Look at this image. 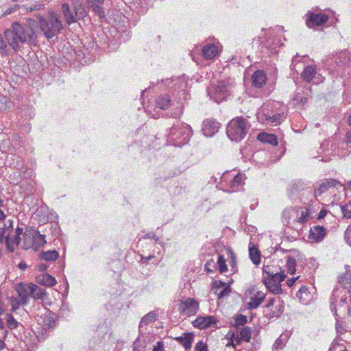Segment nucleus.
<instances>
[{"label":"nucleus","mask_w":351,"mask_h":351,"mask_svg":"<svg viewBox=\"0 0 351 351\" xmlns=\"http://www.w3.org/2000/svg\"><path fill=\"white\" fill-rule=\"evenodd\" d=\"M6 324H7V326L10 329H14V328H17L19 323L16 322V320L14 318V317L11 314H7L6 315Z\"/></svg>","instance_id":"79ce46f5"},{"label":"nucleus","mask_w":351,"mask_h":351,"mask_svg":"<svg viewBox=\"0 0 351 351\" xmlns=\"http://www.w3.org/2000/svg\"><path fill=\"white\" fill-rule=\"evenodd\" d=\"M263 302V300L256 296H253L251 298L250 302L248 303V308L250 309H255L258 308L261 304Z\"/></svg>","instance_id":"a18cd8bd"},{"label":"nucleus","mask_w":351,"mask_h":351,"mask_svg":"<svg viewBox=\"0 0 351 351\" xmlns=\"http://www.w3.org/2000/svg\"><path fill=\"white\" fill-rule=\"evenodd\" d=\"M295 99L297 100L300 104H305L307 101V98L304 97H298V96H296Z\"/></svg>","instance_id":"680f3d73"},{"label":"nucleus","mask_w":351,"mask_h":351,"mask_svg":"<svg viewBox=\"0 0 351 351\" xmlns=\"http://www.w3.org/2000/svg\"><path fill=\"white\" fill-rule=\"evenodd\" d=\"M194 334L193 332H184L182 336L177 337V342L187 350L191 349Z\"/></svg>","instance_id":"5701e85b"},{"label":"nucleus","mask_w":351,"mask_h":351,"mask_svg":"<svg viewBox=\"0 0 351 351\" xmlns=\"http://www.w3.org/2000/svg\"><path fill=\"white\" fill-rule=\"evenodd\" d=\"M8 225L5 224L3 228H0V245L5 244L7 245V240L11 239V234L13 233L12 221H8Z\"/></svg>","instance_id":"6ab92c4d"},{"label":"nucleus","mask_w":351,"mask_h":351,"mask_svg":"<svg viewBox=\"0 0 351 351\" xmlns=\"http://www.w3.org/2000/svg\"><path fill=\"white\" fill-rule=\"evenodd\" d=\"M257 139L262 143H268L271 145H278V139L274 134H268L263 132L258 134Z\"/></svg>","instance_id":"a878e982"},{"label":"nucleus","mask_w":351,"mask_h":351,"mask_svg":"<svg viewBox=\"0 0 351 351\" xmlns=\"http://www.w3.org/2000/svg\"><path fill=\"white\" fill-rule=\"evenodd\" d=\"M335 302H336V298H335V294L333 293L332 295V298H331L330 307H331L332 311L334 312V315L337 317V316H338V315H337V309H336Z\"/></svg>","instance_id":"6e6d98bb"},{"label":"nucleus","mask_w":351,"mask_h":351,"mask_svg":"<svg viewBox=\"0 0 351 351\" xmlns=\"http://www.w3.org/2000/svg\"><path fill=\"white\" fill-rule=\"evenodd\" d=\"M231 84L226 81H217L213 83L207 89L208 96L216 103L226 101L231 95Z\"/></svg>","instance_id":"20e7f679"},{"label":"nucleus","mask_w":351,"mask_h":351,"mask_svg":"<svg viewBox=\"0 0 351 351\" xmlns=\"http://www.w3.org/2000/svg\"><path fill=\"white\" fill-rule=\"evenodd\" d=\"M287 270H288V272L290 273V274H294L295 271H296V269H295V266H296V261L295 260L291 257V256H287Z\"/></svg>","instance_id":"a19ab883"},{"label":"nucleus","mask_w":351,"mask_h":351,"mask_svg":"<svg viewBox=\"0 0 351 351\" xmlns=\"http://www.w3.org/2000/svg\"><path fill=\"white\" fill-rule=\"evenodd\" d=\"M275 299L274 298H269L267 304L263 306L267 309L265 313V317L269 319L274 317L278 318L284 312V302L279 300L278 304L274 305Z\"/></svg>","instance_id":"39448f33"},{"label":"nucleus","mask_w":351,"mask_h":351,"mask_svg":"<svg viewBox=\"0 0 351 351\" xmlns=\"http://www.w3.org/2000/svg\"><path fill=\"white\" fill-rule=\"evenodd\" d=\"M347 138V143H351V132H348L346 135Z\"/></svg>","instance_id":"774afa93"},{"label":"nucleus","mask_w":351,"mask_h":351,"mask_svg":"<svg viewBox=\"0 0 351 351\" xmlns=\"http://www.w3.org/2000/svg\"><path fill=\"white\" fill-rule=\"evenodd\" d=\"M223 289L219 292L218 297L219 298H222L226 295H228L231 290V288L230 286L226 285L225 287H222Z\"/></svg>","instance_id":"603ef678"},{"label":"nucleus","mask_w":351,"mask_h":351,"mask_svg":"<svg viewBox=\"0 0 351 351\" xmlns=\"http://www.w3.org/2000/svg\"><path fill=\"white\" fill-rule=\"evenodd\" d=\"M178 309L180 315L186 317L193 316L199 309V303L193 298H189L184 302L180 303Z\"/></svg>","instance_id":"0eeeda50"},{"label":"nucleus","mask_w":351,"mask_h":351,"mask_svg":"<svg viewBox=\"0 0 351 351\" xmlns=\"http://www.w3.org/2000/svg\"><path fill=\"white\" fill-rule=\"evenodd\" d=\"M328 210L325 208H322L317 215V219L320 220L324 219L328 213Z\"/></svg>","instance_id":"13d9d810"},{"label":"nucleus","mask_w":351,"mask_h":351,"mask_svg":"<svg viewBox=\"0 0 351 351\" xmlns=\"http://www.w3.org/2000/svg\"><path fill=\"white\" fill-rule=\"evenodd\" d=\"M247 322V317L242 314L237 315L234 322L232 324L234 328L239 329L240 326H243Z\"/></svg>","instance_id":"4c0bfd02"},{"label":"nucleus","mask_w":351,"mask_h":351,"mask_svg":"<svg viewBox=\"0 0 351 351\" xmlns=\"http://www.w3.org/2000/svg\"><path fill=\"white\" fill-rule=\"evenodd\" d=\"M251 124L243 117H237L230 120L226 127V134L231 141H241L247 134Z\"/></svg>","instance_id":"f03ea898"},{"label":"nucleus","mask_w":351,"mask_h":351,"mask_svg":"<svg viewBox=\"0 0 351 351\" xmlns=\"http://www.w3.org/2000/svg\"><path fill=\"white\" fill-rule=\"evenodd\" d=\"M278 104L275 101L265 103L258 112L259 121L276 125L282 120V114L278 112Z\"/></svg>","instance_id":"7ed1b4c3"},{"label":"nucleus","mask_w":351,"mask_h":351,"mask_svg":"<svg viewBox=\"0 0 351 351\" xmlns=\"http://www.w3.org/2000/svg\"><path fill=\"white\" fill-rule=\"evenodd\" d=\"M93 10L97 14L100 18H103L105 16V12L104 8L100 5L95 4L93 5Z\"/></svg>","instance_id":"8fccbe9b"},{"label":"nucleus","mask_w":351,"mask_h":351,"mask_svg":"<svg viewBox=\"0 0 351 351\" xmlns=\"http://www.w3.org/2000/svg\"><path fill=\"white\" fill-rule=\"evenodd\" d=\"M308 218L309 213L307 211H302L301 213V216L297 220H294V222L300 223V224H304L308 220Z\"/></svg>","instance_id":"09e8293b"},{"label":"nucleus","mask_w":351,"mask_h":351,"mask_svg":"<svg viewBox=\"0 0 351 351\" xmlns=\"http://www.w3.org/2000/svg\"><path fill=\"white\" fill-rule=\"evenodd\" d=\"M195 351H208L207 344L202 341H199L195 345Z\"/></svg>","instance_id":"3c124183"},{"label":"nucleus","mask_w":351,"mask_h":351,"mask_svg":"<svg viewBox=\"0 0 351 351\" xmlns=\"http://www.w3.org/2000/svg\"><path fill=\"white\" fill-rule=\"evenodd\" d=\"M154 340V336L146 335L143 331L140 334L133 344V351H144L147 345Z\"/></svg>","instance_id":"ddd939ff"},{"label":"nucleus","mask_w":351,"mask_h":351,"mask_svg":"<svg viewBox=\"0 0 351 351\" xmlns=\"http://www.w3.org/2000/svg\"><path fill=\"white\" fill-rule=\"evenodd\" d=\"M341 212L345 218H351V201L344 205H341Z\"/></svg>","instance_id":"37998d69"},{"label":"nucleus","mask_w":351,"mask_h":351,"mask_svg":"<svg viewBox=\"0 0 351 351\" xmlns=\"http://www.w3.org/2000/svg\"><path fill=\"white\" fill-rule=\"evenodd\" d=\"M244 175L242 173H237L231 180L230 184V189L228 190L229 192H235L238 190L239 186L243 184Z\"/></svg>","instance_id":"7c9ffc66"},{"label":"nucleus","mask_w":351,"mask_h":351,"mask_svg":"<svg viewBox=\"0 0 351 351\" xmlns=\"http://www.w3.org/2000/svg\"><path fill=\"white\" fill-rule=\"evenodd\" d=\"M202 53L204 58L211 60L217 55L218 48L214 44H208L202 48Z\"/></svg>","instance_id":"393cba45"},{"label":"nucleus","mask_w":351,"mask_h":351,"mask_svg":"<svg viewBox=\"0 0 351 351\" xmlns=\"http://www.w3.org/2000/svg\"><path fill=\"white\" fill-rule=\"evenodd\" d=\"M217 264V267H218L219 271L221 274H223L228 271V266L226 263V259H225L223 255L218 256Z\"/></svg>","instance_id":"58836bf2"},{"label":"nucleus","mask_w":351,"mask_h":351,"mask_svg":"<svg viewBox=\"0 0 351 351\" xmlns=\"http://www.w3.org/2000/svg\"><path fill=\"white\" fill-rule=\"evenodd\" d=\"M344 237L346 243L351 246V229L350 226L346 229Z\"/></svg>","instance_id":"5fc2aeb1"},{"label":"nucleus","mask_w":351,"mask_h":351,"mask_svg":"<svg viewBox=\"0 0 351 351\" xmlns=\"http://www.w3.org/2000/svg\"><path fill=\"white\" fill-rule=\"evenodd\" d=\"M221 124L213 118H208L203 121L202 132L208 137L213 136L221 128Z\"/></svg>","instance_id":"9d476101"},{"label":"nucleus","mask_w":351,"mask_h":351,"mask_svg":"<svg viewBox=\"0 0 351 351\" xmlns=\"http://www.w3.org/2000/svg\"><path fill=\"white\" fill-rule=\"evenodd\" d=\"M73 8L75 14V17H77L79 20L84 19L86 16V11L83 4L75 1L73 3Z\"/></svg>","instance_id":"c756f323"},{"label":"nucleus","mask_w":351,"mask_h":351,"mask_svg":"<svg viewBox=\"0 0 351 351\" xmlns=\"http://www.w3.org/2000/svg\"><path fill=\"white\" fill-rule=\"evenodd\" d=\"M326 234V230L322 226H314L309 232L308 238L314 242H321Z\"/></svg>","instance_id":"dca6fc26"},{"label":"nucleus","mask_w":351,"mask_h":351,"mask_svg":"<svg viewBox=\"0 0 351 351\" xmlns=\"http://www.w3.org/2000/svg\"><path fill=\"white\" fill-rule=\"evenodd\" d=\"M316 74V71L314 66H308L304 68V71L302 73V77L304 80L310 82Z\"/></svg>","instance_id":"473e14b6"},{"label":"nucleus","mask_w":351,"mask_h":351,"mask_svg":"<svg viewBox=\"0 0 351 351\" xmlns=\"http://www.w3.org/2000/svg\"><path fill=\"white\" fill-rule=\"evenodd\" d=\"M192 135V130L189 125L177 121V147H182L188 143Z\"/></svg>","instance_id":"423d86ee"},{"label":"nucleus","mask_w":351,"mask_h":351,"mask_svg":"<svg viewBox=\"0 0 351 351\" xmlns=\"http://www.w3.org/2000/svg\"><path fill=\"white\" fill-rule=\"evenodd\" d=\"M62 12L65 19L66 23L70 25L79 20L77 17H75V14L71 10L70 6L68 3H63L62 5Z\"/></svg>","instance_id":"b1692460"},{"label":"nucleus","mask_w":351,"mask_h":351,"mask_svg":"<svg viewBox=\"0 0 351 351\" xmlns=\"http://www.w3.org/2000/svg\"><path fill=\"white\" fill-rule=\"evenodd\" d=\"M157 314L155 311H150L144 315L139 323V331H143V327L155 322Z\"/></svg>","instance_id":"bb28decb"},{"label":"nucleus","mask_w":351,"mask_h":351,"mask_svg":"<svg viewBox=\"0 0 351 351\" xmlns=\"http://www.w3.org/2000/svg\"><path fill=\"white\" fill-rule=\"evenodd\" d=\"M58 257V252L56 250L43 252L40 254V258L47 261H54Z\"/></svg>","instance_id":"f704fd0d"},{"label":"nucleus","mask_w":351,"mask_h":351,"mask_svg":"<svg viewBox=\"0 0 351 351\" xmlns=\"http://www.w3.org/2000/svg\"><path fill=\"white\" fill-rule=\"evenodd\" d=\"M239 333L243 341L250 342L252 337V330L248 326L240 328Z\"/></svg>","instance_id":"c9c22d12"},{"label":"nucleus","mask_w":351,"mask_h":351,"mask_svg":"<svg viewBox=\"0 0 351 351\" xmlns=\"http://www.w3.org/2000/svg\"><path fill=\"white\" fill-rule=\"evenodd\" d=\"M274 266L271 265H263V273L265 274L266 276L263 278H279L278 280H285L286 278V275L285 274L284 271H281L280 272L275 271L274 269Z\"/></svg>","instance_id":"4be33fe9"},{"label":"nucleus","mask_w":351,"mask_h":351,"mask_svg":"<svg viewBox=\"0 0 351 351\" xmlns=\"http://www.w3.org/2000/svg\"><path fill=\"white\" fill-rule=\"evenodd\" d=\"M37 282L47 287H52L56 284V280L49 274H43L38 276Z\"/></svg>","instance_id":"cd10ccee"},{"label":"nucleus","mask_w":351,"mask_h":351,"mask_svg":"<svg viewBox=\"0 0 351 351\" xmlns=\"http://www.w3.org/2000/svg\"><path fill=\"white\" fill-rule=\"evenodd\" d=\"M328 21V16L324 13L308 12L306 14V24L309 28L324 25Z\"/></svg>","instance_id":"1a4fd4ad"},{"label":"nucleus","mask_w":351,"mask_h":351,"mask_svg":"<svg viewBox=\"0 0 351 351\" xmlns=\"http://www.w3.org/2000/svg\"><path fill=\"white\" fill-rule=\"evenodd\" d=\"M170 99L168 96L160 97L156 100V106L162 110H165L169 106Z\"/></svg>","instance_id":"e433bc0d"},{"label":"nucleus","mask_w":351,"mask_h":351,"mask_svg":"<svg viewBox=\"0 0 351 351\" xmlns=\"http://www.w3.org/2000/svg\"><path fill=\"white\" fill-rule=\"evenodd\" d=\"M8 42L5 40L2 34H0V54L2 56L8 55Z\"/></svg>","instance_id":"c03bdc74"},{"label":"nucleus","mask_w":351,"mask_h":351,"mask_svg":"<svg viewBox=\"0 0 351 351\" xmlns=\"http://www.w3.org/2000/svg\"><path fill=\"white\" fill-rule=\"evenodd\" d=\"M342 184L336 180H325L322 183L319 184V186L316 187L314 190V196L317 197L322 193L328 191L330 187L341 186Z\"/></svg>","instance_id":"2eb2a0df"},{"label":"nucleus","mask_w":351,"mask_h":351,"mask_svg":"<svg viewBox=\"0 0 351 351\" xmlns=\"http://www.w3.org/2000/svg\"><path fill=\"white\" fill-rule=\"evenodd\" d=\"M243 341V339H241V337H239V335L235 338L234 339V341L236 342V345H240L241 343V341Z\"/></svg>","instance_id":"338daca9"},{"label":"nucleus","mask_w":351,"mask_h":351,"mask_svg":"<svg viewBox=\"0 0 351 351\" xmlns=\"http://www.w3.org/2000/svg\"><path fill=\"white\" fill-rule=\"evenodd\" d=\"M299 278V277H295V278H292L291 279H289L287 281V285H288V287H293V285L295 284V281Z\"/></svg>","instance_id":"052dcab7"},{"label":"nucleus","mask_w":351,"mask_h":351,"mask_svg":"<svg viewBox=\"0 0 351 351\" xmlns=\"http://www.w3.org/2000/svg\"><path fill=\"white\" fill-rule=\"evenodd\" d=\"M16 291L19 298V300L15 299L17 304L27 305L29 298L31 297V284L20 283L16 287Z\"/></svg>","instance_id":"f8f14e48"},{"label":"nucleus","mask_w":351,"mask_h":351,"mask_svg":"<svg viewBox=\"0 0 351 351\" xmlns=\"http://www.w3.org/2000/svg\"><path fill=\"white\" fill-rule=\"evenodd\" d=\"M192 323L194 327L203 329L211 326L216 322L214 317L208 315L205 317L198 316Z\"/></svg>","instance_id":"a211bd4d"},{"label":"nucleus","mask_w":351,"mask_h":351,"mask_svg":"<svg viewBox=\"0 0 351 351\" xmlns=\"http://www.w3.org/2000/svg\"><path fill=\"white\" fill-rule=\"evenodd\" d=\"M23 230L21 228H17L12 234H11V239L7 240V248L13 252L16 246L21 242L20 236L23 234Z\"/></svg>","instance_id":"aec40b11"},{"label":"nucleus","mask_w":351,"mask_h":351,"mask_svg":"<svg viewBox=\"0 0 351 351\" xmlns=\"http://www.w3.org/2000/svg\"><path fill=\"white\" fill-rule=\"evenodd\" d=\"M31 298H32L34 300H43L45 295V292L43 289L31 283Z\"/></svg>","instance_id":"2f4dec72"},{"label":"nucleus","mask_w":351,"mask_h":351,"mask_svg":"<svg viewBox=\"0 0 351 351\" xmlns=\"http://www.w3.org/2000/svg\"><path fill=\"white\" fill-rule=\"evenodd\" d=\"M228 338L230 339V341H234V339L238 336V335L233 331H230L228 333Z\"/></svg>","instance_id":"bf43d9fd"},{"label":"nucleus","mask_w":351,"mask_h":351,"mask_svg":"<svg viewBox=\"0 0 351 351\" xmlns=\"http://www.w3.org/2000/svg\"><path fill=\"white\" fill-rule=\"evenodd\" d=\"M204 268L207 273H213L217 269V267L215 261L210 259L206 263Z\"/></svg>","instance_id":"49530a36"},{"label":"nucleus","mask_w":351,"mask_h":351,"mask_svg":"<svg viewBox=\"0 0 351 351\" xmlns=\"http://www.w3.org/2000/svg\"><path fill=\"white\" fill-rule=\"evenodd\" d=\"M188 76L183 74L180 77H177V85L179 84V88L181 91L179 92V99L186 101L190 98V94L186 90L188 88Z\"/></svg>","instance_id":"f3484780"},{"label":"nucleus","mask_w":351,"mask_h":351,"mask_svg":"<svg viewBox=\"0 0 351 351\" xmlns=\"http://www.w3.org/2000/svg\"><path fill=\"white\" fill-rule=\"evenodd\" d=\"M261 256V252L256 245H249V256L254 265H258L260 264Z\"/></svg>","instance_id":"c85d7f7f"},{"label":"nucleus","mask_w":351,"mask_h":351,"mask_svg":"<svg viewBox=\"0 0 351 351\" xmlns=\"http://www.w3.org/2000/svg\"><path fill=\"white\" fill-rule=\"evenodd\" d=\"M254 296H256L257 298H260L263 301L265 298V294L261 291H258Z\"/></svg>","instance_id":"e2e57ef3"},{"label":"nucleus","mask_w":351,"mask_h":351,"mask_svg":"<svg viewBox=\"0 0 351 351\" xmlns=\"http://www.w3.org/2000/svg\"><path fill=\"white\" fill-rule=\"evenodd\" d=\"M344 281H346L347 282H348V278L346 276V275H343V276H341L340 278H339V282L340 283H342Z\"/></svg>","instance_id":"69168bd1"},{"label":"nucleus","mask_w":351,"mask_h":351,"mask_svg":"<svg viewBox=\"0 0 351 351\" xmlns=\"http://www.w3.org/2000/svg\"><path fill=\"white\" fill-rule=\"evenodd\" d=\"M278 278H263V282L267 290L275 295L282 293V289L281 287L280 282L283 280H278Z\"/></svg>","instance_id":"4468645a"},{"label":"nucleus","mask_w":351,"mask_h":351,"mask_svg":"<svg viewBox=\"0 0 351 351\" xmlns=\"http://www.w3.org/2000/svg\"><path fill=\"white\" fill-rule=\"evenodd\" d=\"M267 75L264 71L257 70L252 75V84L254 87L261 88L266 82Z\"/></svg>","instance_id":"412c9836"},{"label":"nucleus","mask_w":351,"mask_h":351,"mask_svg":"<svg viewBox=\"0 0 351 351\" xmlns=\"http://www.w3.org/2000/svg\"><path fill=\"white\" fill-rule=\"evenodd\" d=\"M40 26L47 39L50 40L56 36L63 26L56 14H49L48 20L40 18L39 22L28 19L25 22H14L10 28L4 31V35L9 46L14 52L21 49V44L35 45L37 40L36 29Z\"/></svg>","instance_id":"f257e3e1"},{"label":"nucleus","mask_w":351,"mask_h":351,"mask_svg":"<svg viewBox=\"0 0 351 351\" xmlns=\"http://www.w3.org/2000/svg\"><path fill=\"white\" fill-rule=\"evenodd\" d=\"M326 62L328 64L332 65L335 68L337 67V69L338 68L346 66L350 63L348 52L341 51L336 54H333L327 58Z\"/></svg>","instance_id":"6e6552de"},{"label":"nucleus","mask_w":351,"mask_h":351,"mask_svg":"<svg viewBox=\"0 0 351 351\" xmlns=\"http://www.w3.org/2000/svg\"><path fill=\"white\" fill-rule=\"evenodd\" d=\"M24 237V248H30L33 246L32 234L25 233Z\"/></svg>","instance_id":"de8ad7c7"},{"label":"nucleus","mask_w":351,"mask_h":351,"mask_svg":"<svg viewBox=\"0 0 351 351\" xmlns=\"http://www.w3.org/2000/svg\"><path fill=\"white\" fill-rule=\"evenodd\" d=\"M32 240L33 246H35V248L40 247L46 243L45 236L43 234H40L39 232H34L32 234Z\"/></svg>","instance_id":"72a5a7b5"},{"label":"nucleus","mask_w":351,"mask_h":351,"mask_svg":"<svg viewBox=\"0 0 351 351\" xmlns=\"http://www.w3.org/2000/svg\"><path fill=\"white\" fill-rule=\"evenodd\" d=\"M307 290H308L307 287L302 286L301 288L300 289L297 295L299 296V294H302V293H305Z\"/></svg>","instance_id":"0e129e2a"},{"label":"nucleus","mask_w":351,"mask_h":351,"mask_svg":"<svg viewBox=\"0 0 351 351\" xmlns=\"http://www.w3.org/2000/svg\"><path fill=\"white\" fill-rule=\"evenodd\" d=\"M226 285V283L221 280H215L213 283V289H216V291Z\"/></svg>","instance_id":"864d4df0"},{"label":"nucleus","mask_w":351,"mask_h":351,"mask_svg":"<svg viewBox=\"0 0 351 351\" xmlns=\"http://www.w3.org/2000/svg\"><path fill=\"white\" fill-rule=\"evenodd\" d=\"M164 343L162 341L157 342L156 345L154 346L152 351H163Z\"/></svg>","instance_id":"4d7b16f0"},{"label":"nucleus","mask_w":351,"mask_h":351,"mask_svg":"<svg viewBox=\"0 0 351 351\" xmlns=\"http://www.w3.org/2000/svg\"><path fill=\"white\" fill-rule=\"evenodd\" d=\"M306 188V184L302 180H293L287 186L288 196L291 199H295Z\"/></svg>","instance_id":"9b49d317"},{"label":"nucleus","mask_w":351,"mask_h":351,"mask_svg":"<svg viewBox=\"0 0 351 351\" xmlns=\"http://www.w3.org/2000/svg\"><path fill=\"white\" fill-rule=\"evenodd\" d=\"M289 337L286 334H282L275 341L274 348L276 349H282L287 341Z\"/></svg>","instance_id":"ea45409f"}]
</instances>
